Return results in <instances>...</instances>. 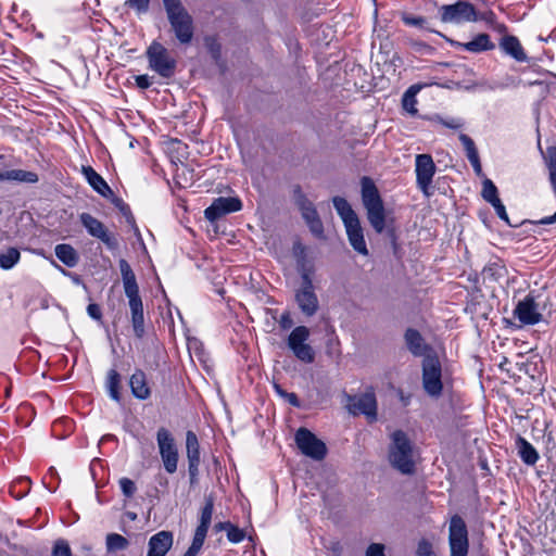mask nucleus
Instances as JSON below:
<instances>
[{"label": "nucleus", "instance_id": "obj_1", "mask_svg": "<svg viewBox=\"0 0 556 556\" xmlns=\"http://www.w3.org/2000/svg\"><path fill=\"white\" fill-rule=\"evenodd\" d=\"M125 295L128 299L131 326L137 338L144 336L143 303L139 294V286L129 263L122 258L118 262Z\"/></svg>", "mask_w": 556, "mask_h": 556}, {"label": "nucleus", "instance_id": "obj_2", "mask_svg": "<svg viewBox=\"0 0 556 556\" xmlns=\"http://www.w3.org/2000/svg\"><path fill=\"white\" fill-rule=\"evenodd\" d=\"M166 16L176 39L181 45H189L194 36L193 18L181 0H162Z\"/></svg>", "mask_w": 556, "mask_h": 556}, {"label": "nucleus", "instance_id": "obj_3", "mask_svg": "<svg viewBox=\"0 0 556 556\" xmlns=\"http://www.w3.org/2000/svg\"><path fill=\"white\" fill-rule=\"evenodd\" d=\"M389 462L403 475H412L415 471V450L412 441L402 430L391 434Z\"/></svg>", "mask_w": 556, "mask_h": 556}, {"label": "nucleus", "instance_id": "obj_4", "mask_svg": "<svg viewBox=\"0 0 556 556\" xmlns=\"http://www.w3.org/2000/svg\"><path fill=\"white\" fill-rule=\"evenodd\" d=\"M362 201L367 211V218L376 232L387 229L386 211L379 191L369 177L362 178Z\"/></svg>", "mask_w": 556, "mask_h": 556}, {"label": "nucleus", "instance_id": "obj_5", "mask_svg": "<svg viewBox=\"0 0 556 556\" xmlns=\"http://www.w3.org/2000/svg\"><path fill=\"white\" fill-rule=\"evenodd\" d=\"M299 271L301 275V285L294 291V300L301 313L306 317H312L319 309V301L315 293L312 279L313 270L303 263Z\"/></svg>", "mask_w": 556, "mask_h": 556}, {"label": "nucleus", "instance_id": "obj_6", "mask_svg": "<svg viewBox=\"0 0 556 556\" xmlns=\"http://www.w3.org/2000/svg\"><path fill=\"white\" fill-rule=\"evenodd\" d=\"M342 403L351 415L357 416L362 414L370 424L377 420V401L372 391L355 395L343 392Z\"/></svg>", "mask_w": 556, "mask_h": 556}, {"label": "nucleus", "instance_id": "obj_7", "mask_svg": "<svg viewBox=\"0 0 556 556\" xmlns=\"http://www.w3.org/2000/svg\"><path fill=\"white\" fill-rule=\"evenodd\" d=\"M149 67L163 78H170L175 74L176 60L160 42L153 41L146 52Z\"/></svg>", "mask_w": 556, "mask_h": 556}, {"label": "nucleus", "instance_id": "obj_8", "mask_svg": "<svg viewBox=\"0 0 556 556\" xmlns=\"http://www.w3.org/2000/svg\"><path fill=\"white\" fill-rule=\"evenodd\" d=\"M450 556H467L469 548L468 530L459 515L452 516L448 526Z\"/></svg>", "mask_w": 556, "mask_h": 556}, {"label": "nucleus", "instance_id": "obj_9", "mask_svg": "<svg viewBox=\"0 0 556 556\" xmlns=\"http://www.w3.org/2000/svg\"><path fill=\"white\" fill-rule=\"evenodd\" d=\"M309 329L306 326L295 327L289 334L287 344L293 355L305 364H311L315 359V351L307 343Z\"/></svg>", "mask_w": 556, "mask_h": 556}, {"label": "nucleus", "instance_id": "obj_10", "mask_svg": "<svg viewBox=\"0 0 556 556\" xmlns=\"http://www.w3.org/2000/svg\"><path fill=\"white\" fill-rule=\"evenodd\" d=\"M294 441L301 453L314 460H321L327 454L326 444L307 428H299Z\"/></svg>", "mask_w": 556, "mask_h": 556}, {"label": "nucleus", "instance_id": "obj_11", "mask_svg": "<svg viewBox=\"0 0 556 556\" xmlns=\"http://www.w3.org/2000/svg\"><path fill=\"white\" fill-rule=\"evenodd\" d=\"M156 441L165 470L168 473H174L177 470L178 450L172 433L165 428H160L156 433Z\"/></svg>", "mask_w": 556, "mask_h": 556}, {"label": "nucleus", "instance_id": "obj_12", "mask_svg": "<svg viewBox=\"0 0 556 556\" xmlns=\"http://www.w3.org/2000/svg\"><path fill=\"white\" fill-rule=\"evenodd\" d=\"M440 17L443 23L460 24L477 21V12L473 4L467 1H457L454 4L442 5Z\"/></svg>", "mask_w": 556, "mask_h": 556}, {"label": "nucleus", "instance_id": "obj_13", "mask_svg": "<svg viewBox=\"0 0 556 556\" xmlns=\"http://www.w3.org/2000/svg\"><path fill=\"white\" fill-rule=\"evenodd\" d=\"M437 166L430 154H418L415 159V173L416 184L419 190L426 197H430V191L433 176L435 174Z\"/></svg>", "mask_w": 556, "mask_h": 556}, {"label": "nucleus", "instance_id": "obj_14", "mask_svg": "<svg viewBox=\"0 0 556 556\" xmlns=\"http://www.w3.org/2000/svg\"><path fill=\"white\" fill-rule=\"evenodd\" d=\"M242 208V202L239 198L220 197L215 199L212 204L205 208L204 216L210 222H216L220 217L238 212Z\"/></svg>", "mask_w": 556, "mask_h": 556}, {"label": "nucleus", "instance_id": "obj_15", "mask_svg": "<svg viewBox=\"0 0 556 556\" xmlns=\"http://www.w3.org/2000/svg\"><path fill=\"white\" fill-rule=\"evenodd\" d=\"M79 219L90 236L101 240L111 250L117 248L116 239L109 233L103 223L99 219L89 213H81Z\"/></svg>", "mask_w": 556, "mask_h": 556}, {"label": "nucleus", "instance_id": "obj_16", "mask_svg": "<svg viewBox=\"0 0 556 556\" xmlns=\"http://www.w3.org/2000/svg\"><path fill=\"white\" fill-rule=\"evenodd\" d=\"M514 316L523 325H535L542 320V314L539 312V305L532 293L518 302L514 309Z\"/></svg>", "mask_w": 556, "mask_h": 556}, {"label": "nucleus", "instance_id": "obj_17", "mask_svg": "<svg viewBox=\"0 0 556 556\" xmlns=\"http://www.w3.org/2000/svg\"><path fill=\"white\" fill-rule=\"evenodd\" d=\"M173 543L174 535L170 531H160L149 539L147 556H165Z\"/></svg>", "mask_w": 556, "mask_h": 556}, {"label": "nucleus", "instance_id": "obj_18", "mask_svg": "<svg viewBox=\"0 0 556 556\" xmlns=\"http://www.w3.org/2000/svg\"><path fill=\"white\" fill-rule=\"evenodd\" d=\"M422 361V382H442V368L434 350L426 354Z\"/></svg>", "mask_w": 556, "mask_h": 556}, {"label": "nucleus", "instance_id": "obj_19", "mask_svg": "<svg viewBox=\"0 0 556 556\" xmlns=\"http://www.w3.org/2000/svg\"><path fill=\"white\" fill-rule=\"evenodd\" d=\"M405 344L408 351L416 357L425 356L433 350V348L426 343L420 332L416 329L408 328L404 334Z\"/></svg>", "mask_w": 556, "mask_h": 556}, {"label": "nucleus", "instance_id": "obj_20", "mask_svg": "<svg viewBox=\"0 0 556 556\" xmlns=\"http://www.w3.org/2000/svg\"><path fill=\"white\" fill-rule=\"evenodd\" d=\"M81 173L94 191L106 199L113 197L110 186L91 166H83Z\"/></svg>", "mask_w": 556, "mask_h": 556}, {"label": "nucleus", "instance_id": "obj_21", "mask_svg": "<svg viewBox=\"0 0 556 556\" xmlns=\"http://www.w3.org/2000/svg\"><path fill=\"white\" fill-rule=\"evenodd\" d=\"M214 511V498L212 495L205 496V503L200 511L199 525L194 531V536L205 540L208 528L212 522Z\"/></svg>", "mask_w": 556, "mask_h": 556}, {"label": "nucleus", "instance_id": "obj_22", "mask_svg": "<svg viewBox=\"0 0 556 556\" xmlns=\"http://www.w3.org/2000/svg\"><path fill=\"white\" fill-rule=\"evenodd\" d=\"M451 43L456 47H460L466 51L479 53L483 51H490L495 48V45L491 41L488 34H478L472 40L468 42H457L451 40Z\"/></svg>", "mask_w": 556, "mask_h": 556}, {"label": "nucleus", "instance_id": "obj_23", "mask_svg": "<svg viewBox=\"0 0 556 556\" xmlns=\"http://www.w3.org/2000/svg\"><path fill=\"white\" fill-rule=\"evenodd\" d=\"M500 48L513 59L518 62H526L528 56L519 41V39L511 35L504 36L500 41Z\"/></svg>", "mask_w": 556, "mask_h": 556}, {"label": "nucleus", "instance_id": "obj_24", "mask_svg": "<svg viewBox=\"0 0 556 556\" xmlns=\"http://www.w3.org/2000/svg\"><path fill=\"white\" fill-rule=\"evenodd\" d=\"M346 235L352 248L363 255H368V249L364 239L359 220L345 226Z\"/></svg>", "mask_w": 556, "mask_h": 556}, {"label": "nucleus", "instance_id": "obj_25", "mask_svg": "<svg viewBox=\"0 0 556 556\" xmlns=\"http://www.w3.org/2000/svg\"><path fill=\"white\" fill-rule=\"evenodd\" d=\"M188 350L190 352V355H193L192 353H194V356L198 358L200 366L202 367V369L205 372V374H202V379L204 381L214 379L215 378L214 367L208 364L207 359L204 358L202 344L195 339L189 340ZM191 357L193 358V356H191Z\"/></svg>", "mask_w": 556, "mask_h": 556}, {"label": "nucleus", "instance_id": "obj_26", "mask_svg": "<svg viewBox=\"0 0 556 556\" xmlns=\"http://www.w3.org/2000/svg\"><path fill=\"white\" fill-rule=\"evenodd\" d=\"M515 446L517 448L519 457L522 459L525 464L532 466L538 462L539 453L533 447V445L521 435H517L515 440Z\"/></svg>", "mask_w": 556, "mask_h": 556}, {"label": "nucleus", "instance_id": "obj_27", "mask_svg": "<svg viewBox=\"0 0 556 556\" xmlns=\"http://www.w3.org/2000/svg\"><path fill=\"white\" fill-rule=\"evenodd\" d=\"M459 140L465 148L466 156H467L468 161L470 162L475 173L480 176L482 174V166H481L479 153H478V150L476 148L473 140L466 134H460Z\"/></svg>", "mask_w": 556, "mask_h": 556}, {"label": "nucleus", "instance_id": "obj_28", "mask_svg": "<svg viewBox=\"0 0 556 556\" xmlns=\"http://www.w3.org/2000/svg\"><path fill=\"white\" fill-rule=\"evenodd\" d=\"M332 203L337 213L341 217L344 226L351 225L352 223L359 220L356 213L353 211L352 206L344 198L334 197L332 199Z\"/></svg>", "mask_w": 556, "mask_h": 556}, {"label": "nucleus", "instance_id": "obj_29", "mask_svg": "<svg viewBox=\"0 0 556 556\" xmlns=\"http://www.w3.org/2000/svg\"><path fill=\"white\" fill-rule=\"evenodd\" d=\"M54 253L67 267H75L79 262V255L71 244L60 243L55 245Z\"/></svg>", "mask_w": 556, "mask_h": 556}, {"label": "nucleus", "instance_id": "obj_30", "mask_svg": "<svg viewBox=\"0 0 556 556\" xmlns=\"http://www.w3.org/2000/svg\"><path fill=\"white\" fill-rule=\"evenodd\" d=\"M422 86L419 84L412 85L403 94L402 105L409 114H417V100L416 96L421 90Z\"/></svg>", "mask_w": 556, "mask_h": 556}, {"label": "nucleus", "instance_id": "obj_31", "mask_svg": "<svg viewBox=\"0 0 556 556\" xmlns=\"http://www.w3.org/2000/svg\"><path fill=\"white\" fill-rule=\"evenodd\" d=\"M7 180H15L20 182L35 184L38 181V175L34 172L23 169L5 170Z\"/></svg>", "mask_w": 556, "mask_h": 556}, {"label": "nucleus", "instance_id": "obj_32", "mask_svg": "<svg viewBox=\"0 0 556 556\" xmlns=\"http://www.w3.org/2000/svg\"><path fill=\"white\" fill-rule=\"evenodd\" d=\"M105 544L108 552L115 553L126 549L129 545V542L125 536L118 533H110L106 535Z\"/></svg>", "mask_w": 556, "mask_h": 556}, {"label": "nucleus", "instance_id": "obj_33", "mask_svg": "<svg viewBox=\"0 0 556 556\" xmlns=\"http://www.w3.org/2000/svg\"><path fill=\"white\" fill-rule=\"evenodd\" d=\"M186 448L188 462H200L199 441L192 431L186 434Z\"/></svg>", "mask_w": 556, "mask_h": 556}, {"label": "nucleus", "instance_id": "obj_34", "mask_svg": "<svg viewBox=\"0 0 556 556\" xmlns=\"http://www.w3.org/2000/svg\"><path fill=\"white\" fill-rule=\"evenodd\" d=\"M21 253L16 248H9L4 253L0 254V267L2 269H11L18 263Z\"/></svg>", "mask_w": 556, "mask_h": 556}, {"label": "nucleus", "instance_id": "obj_35", "mask_svg": "<svg viewBox=\"0 0 556 556\" xmlns=\"http://www.w3.org/2000/svg\"><path fill=\"white\" fill-rule=\"evenodd\" d=\"M204 45L214 62L219 65L222 62V46L215 36H206Z\"/></svg>", "mask_w": 556, "mask_h": 556}, {"label": "nucleus", "instance_id": "obj_36", "mask_svg": "<svg viewBox=\"0 0 556 556\" xmlns=\"http://www.w3.org/2000/svg\"><path fill=\"white\" fill-rule=\"evenodd\" d=\"M481 195L490 204L493 202H497V200H500L496 186L493 184L492 180L488 178L482 184Z\"/></svg>", "mask_w": 556, "mask_h": 556}, {"label": "nucleus", "instance_id": "obj_37", "mask_svg": "<svg viewBox=\"0 0 556 556\" xmlns=\"http://www.w3.org/2000/svg\"><path fill=\"white\" fill-rule=\"evenodd\" d=\"M402 21L407 26L425 28L427 30L433 31L432 29L427 27V20L424 16H415L412 14L403 13Z\"/></svg>", "mask_w": 556, "mask_h": 556}, {"label": "nucleus", "instance_id": "obj_38", "mask_svg": "<svg viewBox=\"0 0 556 556\" xmlns=\"http://www.w3.org/2000/svg\"><path fill=\"white\" fill-rule=\"evenodd\" d=\"M275 391L280 395L281 397L287 399V401L294 407H300V401L298 400V396L295 393H289L282 389V384H273Z\"/></svg>", "mask_w": 556, "mask_h": 556}, {"label": "nucleus", "instance_id": "obj_39", "mask_svg": "<svg viewBox=\"0 0 556 556\" xmlns=\"http://www.w3.org/2000/svg\"><path fill=\"white\" fill-rule=\"evenodd\" d=\"M491 205L494 207L497 216L502 220H504L507 225H509L511 227H517L518 226L517 224H511L510 223L509 217H508L507 212H506V208H505V205L502 203L501 199L497 200V202L491 203Z\"/></svg>", "mask_w": 556, "mask_h": 556}, {"label": "nucleus", "instance_id": "obj_40", "mask_svg": "<svg viewBox=\"0 0 556 556\" xmlns=\"http://www.w3.org/2000/svg\"><path fill=\"white\" fill-rule=\"evenodd\" d=\"M119 486L126 497H131L137 490L135 482L128 478H122L119 480Z\"/></svg>", "mask_w": 556, "mask_h": 556}, {"label": "nucleus", "instance_id": "obj_41", "mask_svg": "<svg viewBox=\"0 0 556 556\" xmlns=\"http://www.w3.org/2000/svg\"><path fill=\"white\" fill-rule=\"evenodd\" d=\"M134 396L140 400H146L150 395V389L148 384H129Z\"/></svg>", "mask_w": 556, "mask_h": 556}, {"label": "nucleus", "instance_id": "obj_42", "mask_svg": "<svg viewBox=\"0 0 556 556\" xmlns=\"http://www.w3.org/2000/svg\"><path fill=\"white\" fill-rule=\"evenodd\" d=\"M52 554L53 556H72L68 544L63 540L55 542Z\"/></svg>", "mask_w": 556, "mask_h": 556}, {"label": "nucleus", "instance_id": "obj_43", "mask_svg": "<svg viewBox=\"0 0 556 556\" xmlns=\"http://www.w3.org/2000/svg\"><path fill=\"white\" fill-rule=\"evenodd\" d=\"M204 541L205 540L193 535L191 545L189 546V548L186 551V553L182 556H197L199 554V552L201 551V548L204 544Z\"/></svg>", "mask_w": 556, "mask_h": 556}, {"label": "nucleus", "instance_id": "obj_44", "mask_svg": "<svg viewBox=\"0 0 556 556\" xmlns=\"http://www.w3.org/2000/svg\"><path fill=\"white\" fill-rule=\"evenodd\" d=\"M204 541L205 540L193 535L191 545L189 546V548L186 551V553L182 556H197L199 554V552L201 551V548L204 544Z\"/></svg>", "mask_w": 556, "mask_h": 556}, {"label": "nucleus", "instance_id": "obj_45", "mask_svg": "<svg viewBox=\"0 0 556 556\" xmlns=\"http://www.w3.org/2000/svg\"><path fill=\"white\" fill-rule=\"evenodd\" d=\"M227 538L231 543H239L244 539V532L238 527L231 525L227 531Z\"/></svg>", "mask_w": 556, "mask_h": 556}, {"label": "nucleus", "instance_id": "obj_46", "mask_svg": "<svg viewBox=\"0 0 556 556\" xmlns=\"http://www.w3.org/2000/svg\"><path fill=\"white\" fill-rule=\"evenodd\" d=\"M150 0H127L126 4L135 9L138 13H144L149 9Z\"/></svg>", "mask_w": 556, "mask_h": 556}, {"label": "nucleus", "instance_id": "obj_47", "mask_svg": "<svg viewBox=\"0 0 556 556\" xmlns=\"http://www.w3.org/2000/svg\"><path fill=\"white\" fill-rule=\"evenodd\" d=\"M417 556H434L431 543L427 540H421L418 543Z\"/></svg>", "mask_w": 556, "mask_h": 556}, {"label": "nucleus", "instance_id": "obj_48", "mask_svg": "<svg viewBox=\"0 0 556 556\" xmlns=\"http://www.w3.org/2000/svg\"><path fill=\"white\" fill-rule=\"evenodd\" d=\"M366 556H386L384 546L380 543H371L367 547Z\"/></svg>", "mask_w": 556, "mask_h": 556}, {"label": "nucleus", "instance_id": "obj_49", "mask_svg": "<svg viewBox=\"0 0 556 556\" xmlns=\"http://www.w3.org/2000/svg\"><path fill=\"white\" fill-rule=\"evenodd\" d=\"M307 226L309 227V230L316 237H321L323 236V233H324V226H323V223H321L319 217L314 219V220H311L309 223H307Z\"/></svg>", "mask_w": 556, "mask_h": 556}, {"label": "nucleus", "instance_id": "obj_50", "mask_svg": "<svg viewBox=\"0 0 556 556\" xmlns=\"http://www.w3.org/2000/svg\"><path fill=\"white\" fill-rule=\"evenodd\" d=\"M278 323H279V326L281 329H283V330L290 329L293 326V319L291 317L290 312H288V311L283 312L282 315L280 316Z\"/></svg>", "mask_w": 556, "mask_h": 556}, {"label": "nucleus", "instance_id": "obj_51", "mask_svg": "<svg viewBox=\"0 0 556 556\" xmlns=\"http://www.w3.org/2000/svg\"><path fill=\"white\" fill-rule=\"evenodd\" d=\"M439 122L447 127V128H451V129H459L464 126V123L462 119L459 118H450V119H444V118H441L439 117Z\"/></svg>", "mask_w": 556, "mask_h": 556}, {"label": "nucleus", "instance_id": "obj_52", "mask_svg": "<svg viewBox=\"0 0 556 556\" xmlns=\"http://www.w3.org/2000/svg\"><path fill=\"white\" fill-rule=\"evenodd\" d=\"M427 394L432 397H438L441 395L443 390V384H422Z\"/></svg>", "mask_w": 556, "mask_h": 556}, {"label": "nucleus", "instance_id": "obj_53", "mask_svg": "<svg viewBox=\"0 0 556 556\" xmlns=\"http://www.w3.org/2000/svg\"><path fill=\"white\" fill-rule=\"evenodd\" d=\"M303 218L305 219L306 224L311 220H314L319 217L316 208L314 205L309 207H305L303 211H301Z\"/></svg>", "mask_w": 556, "mask_h": 556}, {"label": "nucleus", "instance_id": "obj_54", "mask_svg": "<svg viewBox=\"0 0 556 556\" xmlns=\"http://www.w3.org/2000/svg\"><path fill=\"white\" fill-rule=\"evenodd\" d=\"M87 313L94 320H100L102 318L101 308L96 303H91L87 306Z\"/></svg>", "mask_w": 556, "mask_h": 556}, {"label": "nucleus", "instance_id": "obj_55", "mask_svg": "<svg viewBox=\"0 0 556 556\" xmlns=\"http://www.w3.org/2000/svg\"><path fill=\"white\" fill-rule=\"evenodd\" d=\"M188 463H189L188 471H189V477H190V483L193 484L197 481L200 462H188Z\"/></svg>", "mask_w": 556, "mask_h": 556}, {"label": "nucleus", "instance_id": "obj_56", "mask_svg": "<svg viewBox=\"0 0 556 556\" xmlns=\"http://www.w3.org/2000/svg\"><path fill=\"white\" fill-rule=\"evenodd\" d=\"M136 85L140 89H148L152 85V81L148 75H138L136 76Z\"/></svg>", "mask_w": 556, "mask_h": 556}, {"label": "nucleus", "instance_id": "obj_57", "mask_svg": "<svg viewBox=\"0 0 556 556\" xmlns=\"http://www.w3.org/2000/svg\"><path fill=\"white\" fill-rule=\"evenodd\" d=\"M295 203L296 205L299 206L300 211H303L305 207H309L312 205H314L307 198L305 194H301V195H298L296 197V200H295Z\"/></svg>", "mask_w": 556, "mask_h": 556}, {"label": "nucleus", "instance_id": "obj_58", "mask_svg": "<svg viewBox=\"0 0 556 556\" xmlns=\"http://www.w3.org/2000/svg\"><path fill=\"white\" fill-rule=\"evenodd\" d=\"M124 384H109V394L110 396L119 402L121 399H119V391L121 389L123 388Z\"/></svg>", "mask_w": 556, "mask_h": 556}, {"label": "nucleus", "instance_id": "obj_59", "mask_svg": "<svg viewBox=\"0 0 556 556\" xmlns=\"http://www.w3.org/2000/svg\"><path fill=\"white\" fill-rule=\"evenodd\" d=\"M412 47L414 48V50L416 52H426V51L432 50V48L429 45L421 42V41H414L412 43Z\"/></svg>", "mask_w": 556, "mask_h": 556}, {"label": "nucleus", "instance_id": "obj_60", "mask_svg": "<svg viewBox=\"0 0 556 556\" xmlns=\"http://www.w3.org/2000/svg\"><path fill=\"white\" fill-rule=\"evenodd\" d=\"M121 376L115 369H111L108 374V381L106 382H119Z\"/></svg>", "mask_w": 556, "mask_h": 556}, {"label": "nucleus", "instance_id": "obj_61", "mask_svg": "<svg viewBox=\"0 0 556 556\" xmlns=\"http://www.w3.org/2000/svg\"><path fill=\"white\" fill-rule=\"evenodd\" d=\"M231 523L230 522H217L215 526H214V530L216 532H220V531H228V529L230 528Z\"/></svg>", "mask_w": 556, "mask_h": 556}, {"label": "nucleus", "instance_id": "obj_62", "mask_svg": "<svg viewBox=\"0 0 556 556\" xmlns=\"http://www.w3.org/2000/svg\"><path fill=\"white\" fill-rule=\"evenodd\" d=\"M554 223H556V211H555L554 215L544 217V218H542L541 220L538 222V224H541V225H551V224H554Z\"/></svg>", "mask_w": 556, "mask_h": 556}, {"label": "nucleus", "instance_id": "obj_63", "mask_svg": "<svg viewBox=\"0 0 556 556\" xmlns=\"http://www.w3.org/2000/svg\"><path fill=\"white\" fill-rule=\"evenodd\" d=\"M397 394H399L400 400L402 401L403 405H407L409 403V396H405L402 390H399Z\"/></svg>", "mask_w": 556, "mask_h": 556}, {"label": "nucleus", "instance_id": "obj_64", "mask_svg": "<svg viewBox=\"0 0 556 556\" xmlns=\"http://www.w3.org/2000/svg\"><path fill=\"white\" fill-rule=\"evenodd\" d=\"M387 232H388V236H389V238L391 239V241H392L393 243H395L396 236H395L394 229H392V228H388V229H387Z\"/></svg>", "mask_w": 556, "mask_h": 556}]
</instances>
